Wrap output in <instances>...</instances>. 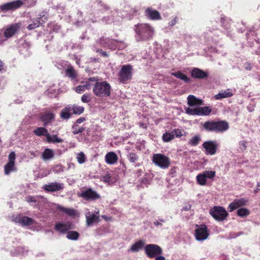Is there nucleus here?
<instances>
[{"instance_id": "f257e3e1", "label": "nucleus", "mask_w": 260, "mask_h": 260, "mask_svg": "<svg viewBox=\"0 0 260 260\" xmlns=\"http://www.w3.org/2000/svg\"><path fill=\"white\" fill-rule=\"evenodd\" d=\"M188 107H185V113L189 115L207 116L211 112V108L209 107H201L203 105L202 100L197 98L193 95L187 97Z\"/></svg>"}, {"instance_id": "f03ea898", "label": "nucleus", "mask_w": 260, "mask_h": 260, "mask_svg": "<svg viewBox=\"0 0 260 260\" xmlns=\"http://www.w3.org/2000/svg\"><path fill=\"white\" fill-rule=\"evenodd\" d=\"M93 93L99 98L107 97L111 94V85L106 81L100 80L98 77L89 78Z\"/></svg>"}, {"instance_id": "7ed1b4c3", "label": "nucleus", "mask_w": 260, "mask_h": 260, "mask_svg": "<svg viewBox=\"0 0 260 260\" xmlns=\"http://www.w3.org/2000/svg\"><path fill=\"white\" fill-rule=\"evenodd\" d=\"M137 41H145L151 39L154 34V28L148 23H140L134 26Z\"/></svg>"}, {"instance_id": "20e7f679", "label": "nucleus", "mask_w": 260, "mask_h": 260, "mask_svg": "<svg viewBox=\"0 0 260 260\" xmlns=\"http://www.w3.org/2000/svg\"><path fill=\"white\" fill-rule=\"evenodd\" d=\"M152 160L156 166L162 169L168 168L170 165L169 158L162 154L156 153L153 154Z\"/></svg>"}, {"instance_id": "39448f33", "label": "nucleus", "mask_w": 260, "mask_h": 260, "mask_svg": "<svg viewBox=\"0 0 260 260\" xmlns=\"http://www.w3.org/2000/svg\"><path fill=\"white\" fill-rule=\"evenodd\" d=\"M209 235V231L205 224H197L196 225L194 236L197 241H204L208 238Z\"/></svg>"}, {"instance_id": "423d86ee", "label": "nucleus", "mask_w": 260, "mask_h": 260, "mask_svg": "<svg viewBox=\"0 0 260 260\" xmlns=\"http://www.w3.org/2000/svg\"><path fill=\"white\" fill-rule=\"evenodd\" d=\"M210 214L215 220L219 221L224 220L228 215L226 210L220 206H215L210 209Z\"/></svg>"}, {"instance_id": "0eeeda50", "label": "nucleus", "mask_w": 260, "mask_h": 260, "mask_svg": "<svg viewBox=\"0 0 260 260\" xmlns=\"http://www.w3.org/2000/svg\"><path fill=\"white\" fill-rule=\"evenodd\" d=\"M215 175L216 172L214 171H204L196 176L197 182L200 185H206L207 179H213Z\"/></svg>"}, {"instance_id": "6e6552de", "label": "nucleus", "mask_w": 260, "mask_h": 260, "mask_svg": "<svg viewBox=\"0 0 260 260\" xmlns=\"http://www.w3.org/2000/svg\"><path fill=\"white\" fill-rule=\"evenodd\" d=\"M146 255L150 258L155 257L162 253L161 248L157 245L150 244L146 245L144 247Z\"/></svg>"}, {"instance_id": "1a4fd4ad", "label": "nucleus", "mask_w": 260, "mask_h": 260, "mask_svg": "<svg viewBox=\"0 0 260 260\" xmlns=\"http://www.w3.org/2000/svg\"><path fill=\"white\" fill-rule=\"evenodd\" d=\"M118 75L120 82L122 83H126L127 81L131 80L132 78V66L128 64L123 66L119 73Z\"/></svg>"}, {"instance_id": "9d476101", "label": "nucleus", "mask_w": 260, "mask_h": 260, "mask_svg": "<svg viewBox=\"0 0 260 260\" xmlns=\"http://www.w3.org/2000/svg\"><path fill=\"white\" fill-rule=\"evenodd\" d=\"M23 3L22 0H16L1 5L0 9L3 12L13 11L21 7Z\"/></svg>"}, {"instance_id": "9b49d317", "label": "nucleus", "mask_w": 260, "mask_h": 260, "mask_svg": "<svg viewBox=\"0 0 260 260\" xmlns=\"http://www.w3.org/2000/svg\"><path fill=\"white\" fill-rule=\"evenodd\" d=\"M218 146V144L215 141H208L203 144V147L205 150V153L207 155H214Z\"/></svg>"}, {"instance_id": "f8f14e48", "label": "nucleus", "mask_w": 260, "mask_h": 260, "mask_svg": "<svg viewBox=\"0 0 260 260\" xmlns=\"http://www.w3.org/2000/svg\"><path fill=\"white\" fill-rule=\"evenodd\" d=\"M63 188V183L58 182H52L43 186V189L47 192L59 191Z\"/></svg>"}, {"instance_id": "ddd939ff", "label": "nucleus", "mask_w": 260, "mask_h": 260, "mask_svg": "<svg viewBox=\"0 0 260 260\" xmlns=\"http://www.w3.org/2000/svg\"><path fill=\"white\" fill-rule=\"evenodd\" d=\"M80 196L88 201L96 200L100 198V195L91 188L82 191Z\"/></svg>"}, {"instance_id": "4468645a", "label": "nucleus", "mask_w": 260, "mask_h": 260, "mask_svg": "<svg viewBox=\"0 0 260 260\" xmlns=\"http://www.w3.org/2000/svg\"><path fill=\"white\" fill-rule=\"evenodd\" d=\"M13 220L16 223H19L22 226H29L34 223V220L32 218L20 215L13 216Z\"/></svg>"}, {"instance_id": "2eb2a0df", "label": "nucleus", "mask_w": 260, "mask_h": 260, "mask_svg": "<svg viewBox=\"0 0 260 260\" xmlns=\"http://www.w3.org/2000/svg\"><path fill=\"white\" fill-rule=\"evenodd\" d=\"M100 43L104 47L111 49H116L118 41L109 38H102L100 40Z\"/></svg>"}, {"instance_id": "dca6fc26", "label": "nucleus", "mask_w": 260, "mask_h": 260, "mask_svg": "<svg viewBox=\"0 0 260 260\" xmlns=\"http://www.w3.org/2000/svg\"><path fill=\"white\" fill-rule=\"evenodd\" d=\"M99 211H94V213L88 212L86 214V223L87 225H91L94 223H97L99 219Z\"/></svg>"}, {"instance_id": "f3484780", "label": "nucleus", "mask_w": 260, "mask_h": 260, "mask_svg": "<svg viewBox=\"0 0 260 260\" xmlns=\"http://www.w3.org/2000/svg\"><path fill=\"white\" fill-rule=\"evenodd\" d=\"M20 24H14L8 27L4 32V37L6 39L11 38L20 28Z\"/></svg>"}, {"instance_id": "a211bd4d", "label": "nucleus", "mask_w": 260, "mask_h": 260, "mask_svg": "<svg viewBox=\"0 0 260 260\" xmlns=\"http://www.w3.org/2000/svg\"><path fill=\"white\" fill-rule=\"evenodd\" d=\"M72 228V224L70 222L65 223H57L55 226V229L61 234H64Z\"/></svg>"}, {"instance_id": "6ab92c4d", "label": "nucleus", "mask_w": 260, "mask_h": 260, "mask_svg": "<svg viewBox=\"0 0 260 260\" xmlns=\"http://www.w3.org/2000/svg\"><path fill=\"white\" fill-rule=\"evenodd\" d=\"M145 14L151 20H158L161 19L159 13L157 11L153 10L150 8H148L146 10Z\"/></svg>"}, {"instance_id": "aec40b11", "label": "nucleus", "mask_w": 260, "mask_h": 260, "mask_svg": "<svg viewBox=\"0 0 260 260\" xmlns=\"http://www.w3.org/2000/svg\"><path fill=\"white\" fill-rule=\"evenodd\" d=\"M246 202L247 201L244 199L235 200L229 206V211L232 212L240 207L245 205Z\"/></svg>"}, {"instance_id": "412c9836", "label": "nucleus", "mask_w": 260, "mask_h": 260, "mask_svg": "<svg viewBox=\"0 0 260 260\" xmlns=\"http://www.w3.org/2000/svg\"><path fill=\"white\" fill-rule=\"evenodd\" d=\"M191 75L192 78L196 79H204L208 76L207 72L197 68H194L192 70Z\"/></svg>"}, {"instance_id": "4be33fe9", "label": "nucleus", "mask_w": 260, "mask_h": 260, "mask_svg": "<svg viewBox=\"0 0 260 260\" xmlns=\"http://www.w3.org/2000/svg\"><path fill=\"white\" fill-rule=\"evenodd\" d=\"M118 159L117 154L112 151L107 153L105 157L106 162L109 165H114L116 164Z\"/></svg>"}, {"instance_id": "5701e85b", "label": "nucleus", "mask_w": 260, "mask_h": 260, "mask_svg": "<svg viewBox=\"0 0 260 260\" xmlns=\"http://www.w3.org/2000/svg\"><path fill=\"white\" fill-rule=\"evenodd\" d=\"M215 132H223L229 128V124L225 121H215Z\"/></svg>"}, {"instance_id": "b1692460", "label": "nucleus", "mask_w": 260, "mask_h": 260, "mask_svg": "<svg viewBox=\"0 0 260 260\" xmlns=\"http://www.w3.org/2000/svg\"><path fill=\"white\" fill-rule=\"evenodd\" d=\"M54 118V114L51 112H46L43 114L41 117V120L44 122V126H47L49 123L52 122Z\"/></svg>"}, {"instance_id": "393cba45", "label": "nucleus", "mask_w": 260, "mask_h": 260, "mask_svg": "<svg viewBox=\"0 0 260 260\" xmlns=\"http://www.w3.org/2000/svg\"><path fill=\"white\" fill-rule=\"evenodd\" d=\"M54 151L53 149L46 148L42 154V158L45 161L49 160L54 157Z\"/></svg>"}, {"instance_id": "a878e982", "label": "nucleus", "mask_w": 260, "mask_h": 260, "mask_svg": "<svg viewBox=\"0 0 260 260\" xmlns=\"http://www.w3.org/2000/svg\"><path fill=\"white\" fill-rule=\"evenodd\" d=\"M28 249L25 246H18L12 251L13 254L15 255L25 256L27 254Z\"/></svg>"}, {"instance_id": "bb28decb", "label": "nucleus", "mask_w": 260, "mask_h": 260, "mask_svg": "<svg viewBox=\"0 0 260 260\" xmlns=\"http://www.w3.org/2000/svg\"><path fill=\"white\" fill-rule=\"evenodd\" d=\"M233 93L231 89H228L225 90H222L219 93L215 95L214 98L216 100H221L224 98H227L233 96Z\"/></svg>"}, {"instance_id": "cd10ccee", "label": "nucleus", "mask_w": 260, "mask_h": 260, "mask_svg": "<svg viewBox=\"0 0 260 260\" xmlns=\"http://www.w3.org/2000/svg\"><path fill=\"white\" fill-rule=\"evenodd\" d=\"M91 88V83L89 82V78L85 82L82 83V84L78 85L76 88V91L78 93H81L85 90H88Z\"/></svg>"}, {"instance_id": "c85d7f7f", "label": "nucleus", "mask_w": 260, "mask_h": 260, "mask_svg": "<svg viewBox=\"0 0 260 260\" xmlns=\"http://www.w3.org/2000/svg\"><path fill=\"white\" fill-rule=\"evenodd\" d=\"M72 107L68 106L62 109L61 113V117L64 119H69L71 115L73 114L72 112Z\"/></svg>"}, {"instance_id": "c756f323", "label": "nucleus", "mask_w": 260, "mask_h": 260, "mask_svg": "<svg viewBox=\"0 0 260 260\" xmlns=\"http://www.w3.org/2000/svg\"><path fill=\"white\" fill-rule=\"evenodd\" d=\"M144 245V242L143 240H140L132 245L130 250L133 252H138L143 248Z\"/></svg>"}, {"instance_id": "7c9ffc66", "label": "nucleus", "mask_w": 260, "mask_h": 260, "mask_svg": "<svg viewBox=\"0 0 260 260\" xmlns=\"http://www.w3.org/2000/svg\"><path fill=\"white\" fill-rule=\"evenodd\" d=\"M46 139L48 143H58L63 142V140L59 138L57 135H51L49 133Z\"/></svg>"}, {"instance_id": "2f4dec72", "label": "nucleus", "mask_w": 260, "mask_h": 260, "mask_svg": "<svg viewBox=\"0 0 260 260\" xmlns=\"http://www.w3.org/2000/svg\"><path fill=\"white\" fill-rule=\"evenodd\" d=\"M33 132L35 135L39 137L45 136L47 137V135L48 134V131L43 127H37L34 129Z\"/></svg>"}, {"instance_id": "473e14b6", "label": "nucleus", "mask_w": 260, "mask_h": 260, "mask_svg": "<svg viewBox=\"0 0 260 260\" xmlns=\"http://www.w3.org/2000/svg\"><path fill=\"white\" fill-rule=\"evenodd\" d=\"M70 66L69 62L64 60H58L55 63V66L59 70H66Z\"/></svg>"}, {"instance_id": "72a5a7b5", "label": "nucleus", "mask_w": 260, "mask_h": 260, "mask_svg": "<svg viewBox=\"0 0 260 260\" xmlns=\"http://www.w3.org/2000/svg\"><path fill=\"white\" fill-rule=\"evenodd\" d=\"M16 169L15 167V163L8 162L4 166L5 174L7 175L10 174L11 172L16 171Z\"/></svg>"}, {"instance_id": "f704fd0d", "label": "nucleus", "mask_w": 260, "mask_h": 260, "mask_svg": "<svg viewBox=\"0 0 260 260\" xmlns=\"http://www.w3.org/2000/svg\"><path fill=\"white\" fill-rule=\"evenodd\" d=\"M172 75L186 83H188L190 81V79L180 71L172 73Z\"/></svg>"}, {"instance_id": "c9c22d12", "label": "nucleus", "mask_w": 260, "mask_h": 260, "mask_svg": "<svg viewBox=\"0 0 260 260\" xmlns=\"http://www.w3.org/2000/svg\"><path fill=\"white\" fill-rule=\"evenodd\" d=\"M215 121H208L204 123L203 127L208 131L215 132Z\"/></svg>"}, {"instance_id": "e433bc0d", "label": "nucleus", "mask_w": 260, "mask_h": 260, "mask_svg": "<svg viewBox=\"0 0 260 260\" xmlns=\"http://www.w3.org/2000/svg\"><path fill=\"white\" fill-rule=\"evenodd\" d=\"M57 208L70 216H74L76 213V210L72 208H67L60 206H58Z\"/></svg>"}, {"instance_id": "4c0bfd02", "label": "nucleus", "mask_w": 260, "mask_h": 260, "mask_svg": "<svg viewBox=\"0 0 260 260\" xmlns=\"http://www.w3.org/2000/svg\"><path fill=\"white\" fill-rule=\"evenodd\" d=\"M221 25L223 27L228 30L231 28L232 21L227 17H221Z\"/></svg>"}, {"instance_id": "58836bf2", "label": "nucleus", "mask_w": 260, "mask_h": 260, "mask_svg": "<svg viewBox=\"0 0 260 260\" xmlns=\"http://www.w3.org/2000/svg\"><path fill=\"white\" fill-rule=\"evenodd\" d=\"M41 197L39 196H28L26 197L25 200L32 205L39 202Z\"/></svg>"}, {"instance_id": "ea45409f", "label": "nucleus", "mask_w": 260, "mask_h": 260, "mask_svg": "<svg viewBox=\"0 0 260 260\" xmlns=\"http://www.w3.org/2000/svg\"><path fill=\"white\" fill-rule=\"evenodd\" d=\"M79 236V234L76 231H68L67 233V238L71 240H77Z\"/></svg>"}, {"instance_id": "a19ab883", "label": "nucleus", "mask_w": 260, "mask_h": 260, "mask_svg": "<svg viewBox=\"0 0 260 260\" xmlns=\"http://www.w3.org/2000/svg\"><path fill=\"white\" fill-rule=\"evenodd\" d=\"M66 73L67 75L72 79H74L76 77V72L74 68L70 66L66 70Z\"/></svg>"}, {"instance_id": "79ce46f5", "label": "nucleus", "mask_w": 260, "mask_h": 260, "mask_svg": "<svg viewBox=\"0 0 260 260\" xmlns=\"http://www.w3.org/2000/svg\"><path fill=\"white\" fill-rule=\"evenodd\" d=\"M249 211L245 208H241L237 211L238 215L241 217H246L249 214Z\"/></svg>"}, {"instance_id": "37998d69", "label": "nucleus", "mask_w": 260, "mask_h": 260, "mask_svg": "<svg viewBox=\"0 0 260 260\" xmlns=\"http://www.w3.org/2000/svg\"><path fill=\"white\" fill-rule=\"evenodd\" d=\"M72 110L73 111V114H80L83 112L84 108L82 106L74 105L73 107H72Z\"/></svg>"}, {"instance_id": "c03bdc74", "label": "nucleus", "mask_w": 260, "mask_h": 260, "mask_svg": "<svg viewBox=\"0 0 260 260\" xmlns=\"http://www.w3.org/2000/svg\"><path fill=\"white\" fill-rule=\"evenodd\" d=\"M162 139L164 142H168L174 139V135L172 132L165 133L163 134Z\"/></svg>"}, {"instance_id": "a18cd8bd", "label": "nucleus", "mask_w": 260, "mask_h": 260, "mask_svg": "<svg viewBox=\"0 0 260 260\" xmlns=\"http://www.w3.org/2000/svg\"><path fill=\"white\" fill-rule=\"evenodd\" d=\"M51 170L56 174H59L63 171L64 167L62 165L58 164L53 166L51 168Z\"/></svg>"}, {"instance_id": "49530a36", "label": "nucleus", "mask_w": 260, "mask_h": 260, "mask_svg": "<svg viewBox=\"0 0 260 260\" xmlns=\"http://www.w3.org/2000/svg\"><path fill=\"white\" fill-rule=\"evenodd\" d=\"M127 158L130 162L135 163L138 160L139 157L136 153L131 152L127 155Z\"/></svg>"}, {"instance_id": "de8ad7c7", "label": "nucleus", "mask_w": 260, "mask_h": 260, "mask_svg": "<svg viewBox=\"0 0 260 260\" xmlns=\"http://www.w3.org/2000/svg\"><path fill=\"white\" fill-rule=\"evenodd\" d=\"M201 141V138L199 136L193 137L189 141V144L192 146L197 145Z\"/></svg>"}, {"instance_id": "09e8293b", "label": "nucleus", "mask_w": 260, "mask_h": 260, "mask_svg": "<svg viewBox=\"0 0 260 260\" xmlns=\"http://www.w3.org/2000/svg\"><path fill=\"white\" fill-rule=\"evenodd\" d=\"M77 159L80 164H83L86 159V157L84 153L82 152L79 153L77 156Z\"/></svg>"}, {"instance_id": "8fccbe9b", "label": "nucleus", "mask_w": 260, "mask_h": 260, "mask_svg": "<svg viewBox=\"0 0 260 260\" xmlns=\"http://www.w3.org/2000/svg\"><path fill=\"white\" fill-rule=\"evenodd\" d=\"M40 22L38 20H36L33 22L32 23L29 24L27 26V28L29 30L34 29L39 26Z\"/></svg>"}, {"instance_id": "3c124183", "label": "nucleus", "mask_w": 260, "mask_h": 260, "mask_svg": "<svg viewBox=\"0 0 260 260\" xmlns=\"http://www.w3.org/2000/svg\"><path fill=\"white\" fill-rule=\"evenodd\" d=\"M77 125L75 124L73 125V133L74 134V135H76V134H79V133H82L84 128H83V127H79V128H77Z\"/></svg>"}, {"instance_id": "603ef678", "label": "nucleus", "mask_w": 260, "mask_h": 260, "mask_svg": "<svg viewBox=\"0 0 260 260\" xmlns=\"http://www.w3.org/2000/svg\"><path fill=\"white\" fill-rule=\"evenodd\" d=\"M247 142L245 140H242L239 142V148L242 151H244L247 147Z\"/></svg>"}, {"instance_id": "864d4df0", "label": "nucleus", "mask_w": 260, "mask_h": 260, "mask_svg": "<svg viewBox=\"0 0 260 260\" xmlns=\"http://www.w3.org/2000/svg\"><path fill=\"white\" fill-rule=\"evenodd\" d=\"M16 155L14 151L11 152L9 155V162L15 163Z\"/></svg>"}, {"instance_id": "5fc2aeb1", "label": "nucleus", "mask_w": 260, "mask_h": 260, "mask_svg": "<svg viewBox=\"0 0 260 260\" xmlns=\"http://www.w3.org/2000/svg\"><path fill=\"white\" fill-rule=\"evenodd\" d=\"M82 102L87 103L90 101V98L89 95L84 94L81 97Z\"/></svg>"}, {"instance_id": "6e6d98bb", "label": "nucleus", "mask_w": 260, "mask_h": 260, "mask_svg": "<svg viewBox=\"0 0 260 260\" xmlns=\"http://www.w3.org/2000/svg\"><path fill=\"white\" fill-rule=\"evenodd\" d=\"M172 134H173L174 135V138L176 137H180L182 135V132L180 129H174L172 131Z\"/></svg>"}, {"instance_id": "4d7b16f0", "label": "nucleus", "mask_w": 260, "mask_h": 260, "mask_svg": "<svg viewBox=\"0 0 260 260\" xmlns=\"http://www.w3.org/2000/svg\"><path fill=\"white\" fill-rule=\"evenodd\" d=\"M178 18L177 17H174L169 22V26L172 27V26L175 25L178 22Z\"/></svg>"}, {"instance_id": "13d9d810", "label": "nucleus", "mask_w": 260, "mask_h": 260, "mask_svg": "<svg viewBox=\"0 0 260 260\" xmlns=\"http://www.w3.org/2000/svg\"><path fill=\"white\" fill-rule=\"evenodd\" d=\"M116 45V49H123L126 46L125 44L122 41H118Z\"/></svg>"}, {"instance_id": "bf43d9fd", "label": "nucleus", "mask_w": 260, "mask_h": 260, "mask_svg": "<svg viewBox=\"0 0 260 260\" xmlns=\"http://www.w3.org/2000/svg\"><path fill=\"white\" fill-rule=\"evenodd\" d=\"M244 68L247 71H250L252 68V65L250 62H247L244 64Z\"/></svg>"}, {"instance_id": "052dcab7", "label": "nucleus", "mask_w": 260, "mask_h": 260, "mask_svg": "<svg viewBox=\"0 0 260 260\" xmlns=\"http://www.w3.org/2000/svg\"><path fill=\"white\" fill-rule=\"evenodd\" d=\"M96 52H100L104 56L107 57L108 56L106 52L103 51L101 49H98L96 50Z\"/></svg>"}, {"instance_id": "680f3d73", "label": "nucleus", "mask_w": 260, "mask_h": 260, "mask_svg": "<svg viewBox=\"0 0 260 260\" xmlns=\"http://www.w3.org/2000/svg\"><path fill=\"white\" fill-rule=\"evenodd\" d=\"M191 205L190 204H188L185 206H184L183 208H182V210H184V211H189L190 209H191Z\"/></svg>"}, {"instance_id": "e2e57ef3", "label": "nucleus", "mask_w": 260, "mask_h": 260, "mask_svg": "<svg viewBox=\"0 0 260 260\" xmlns=\"http://www.w3.org/2000/svg\"><path fill=\"white\" fill-rule=\"evenodd\" d=\"M85 120L84 117H80L76 120V123H81Z\"/></svg>"}, {"instance_id": "0e129e2a", "label": "nucleus", "mask_w": 260, "mask_h": 260, "mask_svg": "<svg viewBox=\"0 0 260 260\" xmlns=\"http://www.w3.org/2000/svg\"><path fill=\"white\" fill-rule=\"evenodd\" d=\"M5 37L3 36V32L0 30V43L4 41L5 40L4 39Z\"/></svg>"}, {"instance_id": "69168bd1", "label": "nucleus", "mask_w": 260, "mask_h": 260, "mask_svg": "<svg viewBox=\"0 0 260 260\" xmlns=\"http://www.w3.org/2000/svg\"><path fill=\"white\" fill-rule=\"evenodd\" d=\"M165 257L163 256H156L155 260H165Z\"/></svg>"}, {"instance_id": "338daca9", "label": "nucleus", "mask_w": 260, "mask_h": 260, "mask_svg": "<svg viewBox=\"0 0 260 260\" xmlns=\"http://www.w3.org/2000/svg\"><path fill=\"white\" fill-rule=\"evenodd\" d=\"M247 109L250 112H251L254 110V107L250 105L248 106Z\"/></svg>"}, {"instance_id": "774afa93", "label": "nucleus", "mask_w": 260, "mask_h": 260, "mask_svg": "<svg viewBox=\"0 0 260 260\" xmlns=\"http://www.w3.org/2000/svg\"><path fill=\"white\" fill-rule=\"evenodd\" d=\"M105 181L106 182H109L110 181V177L109 175H106L104 177Z\"/></svg>"}]
</instances>
